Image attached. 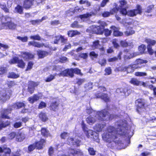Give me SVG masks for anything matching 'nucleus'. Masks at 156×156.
I'll use <instances>...</instances> for the list:
<instances>
[{
  "mask_svg": "<svg viewBox=\"0 0 156 156\" xmlns=\"http://www.w3.org/2000/svg\"><path fill=\"white\" fill-rule=\"evenodd\" d=\"M25 138V136L23 133H18L16 136V140L22 141Z\"/></svg>",
  "mask_w": 156,
  "mask_h": 156,
  "instance_id": "nucleus-27",
  "label": "nucleus"
},
{
  "mask_svg": "<svg viewBox=\"0 0 156 156\" xmlns=\"http://www.w3.org/2000/svg\"><path fill=\"white\" fill-rule=\"evenodd\" d=\"M34 0H24L23 6L25 9H29L33 5Z\"/></svg>",
  "mask_w": 156,
  "mask_h": 156,
  "instance_id": "nucleus-15",
  "label": "nucleus"
},
{
  "mask_svg": "<svg viewBox=\"0 0 156 156\" xmlns=\"http://www.w3.org/2000/svg\"><path fill=\"white\" fill-rule=\"evenodd\" d=\"M0 7L5 12H9V10L6 8V5L5 3L2 2H0Z\"/></svg>",
  "mask_w": 156,
  "mask_h": 156,
  "instance_id": "nucleus-34",
  "label": "nucleus"
},
{
  "mask_svg": "<svg viewBox=\"0 0 156 156\" xmlns=\"http://www.w3.org/2000/svg\"><path fill=\"white\" fill-rule=\"evenodd\" d=\"M8 77L13 78H16L19 77V75L18 74H16L12 72L9 73Z\"/></svg>",
  "mask_w": 156,
  "mask_h": 156,
  "instance_id": "nucleus-50",
  "label": "nucleus"
},
{
  "mask_svg": "<svg viewBox=\"0 0 156 156\" xmlns=\"http://www.w3.org/2000/svg\"><path fill=\"white\" fill-rule=\"evenodd\" d=\"M56 40H60L62 43H64V44L66 43L68 41L67 38H65L64 36H62V35H60L59 38H57Z\"/></svg>",
  "mask_w": 156,
  "mask_h": 156,
  "instance_id": "nucleus-43",
  "label": "nucleus"
},
{
  "mask_svg": "<svg viewBox=\"0 0 156 156\" xmlns=\"http://www.w3.org/2000/svg\"><path fill=\"white\" fill-rule=\"evenodd\" d=\"M98 45H100L99 40H97L93 42V46L95 48H98Z\"/></svg>",
  "mask_w": 156,
  "mask_h": 156,
  "instance_id": "nucleus-61",
  "label": "nucleus"
},
{
  "mask_svg": "<svg viewBox=\"0 0 156 156\" xmlns=\"http://www.w3.org/2000/svg\"><path fill=\"white\" fill-rule=\"evenodd\" d=\"M10 124V122L9 121H7L6 122L4 123V122H0V130L2 128L5 127L9 125Z\"/></svg>",
  "mask_w": 156,
  "mask_h": 156,
  "instance_id": "nucleus-42",
  "label": "nucleus"
},
{
  "mask_svg": "<svg viewBox=\"0 0 156 156\" xmlns=\"http://www.w3.org/2000/svg\"><path fill=\"white\" fill-rule=\"evenodd\" d=\"M122 92L125 95H129L131 92V88L129 86H127L123 88H122Z\"/></svg>",
  "mask_w": 156,
  "mask_h": 156,
  "instance_id": "nucleus-17",
  "label": "nucleus"
},
{
  "mask_svg": "<svg viewBox=\"0 0 156 156\" xmlns=\"http://www.w3.org/2000/svg\"><path fill=\"white\" fill-rule=\"evenodd\" d=\"M129 130L126 127L122 126L119 128L116 129L114 126H109L107 128L106 133L103 135L102 138L104 140L109 143L108 147L111 148H114L115 144L118 147H119L120 149H124L130 144V138L128 139L127 145H124L121 140H117L115 139L124 138L129 136Z\"/></svg>",
  "mask_w": 156,
  "mask_h": 156,
  "instance_id": "nucleus-1",
  "label": "nucleus"
},
{
  "mask_svg": "<svg viewBox=\"0 0 156 156\" xmlns=\"http://www.w3.org/2000/svg\"><path fill=\"white\" fill-rule=\"evenodd\" d=\"M145 42L147 44V46L152 47L156 44V41L149 38H146Z\"/></svg>",
  "mask_w": 156,
  "mask_h": 156,
  "instance_id": "nucleus-18",
  "label": "nucleus"
},
{
  "mask_svg": "<svg viewBox=\"0 0 156 156\" xmlns=\"http://www.w3.org/2000/svg\"><path fill=\"white\" fill-rule=\"evenodd\" d=\"M39 116L40 118L43 121H45L47 119L46 114L44 113H41Z\"/></svg>",
  "mask_w": 156,
  "mask_h": 156,
  "instance_id": "nucleus-57",
  "label": "nucleus"
},
{
  "mask_svg": "<svg viewBox=\"0 0 156 156\" xmlns=\"http://www.w3.org/2000/svg\"><path fill=\"white\" fill-rule=\"evenodd\" d=\"M94 96L95 98H100L106 103L110 101V98L107 93H101L98 91L94 93Z\"/></svg>",
  "mask_w": 156,
  "mask_h": 156,
  "instance_id": "nucleus-5",
  "label": "nucleus"
},
{
  "mask_svg": "<svg viewBox=\"0 0 156 156\" xmlns=\"http://www.w3.org/2000/svg\"><path fill=\"white\" fill-rule=\"evenodd\" d=\"M147 51L149 54L151 55H153V54L154 53V51L152 49V47L148 46H147Z\"/></svg>",
  "mask_w": 156,
  "mask_h": 156,
  "instance_id": "nucleus-45",
  "label": "nucleus"
},
{
  "mask_svg": "<svg viewBox=\"0 0 156 156\" xmlns=\"http://www.w3.org/2000/svg\"><path fill=\"white\" fill-rule=\"evenodd\" d=\"M135 103L136 111L139 114L142 113L144 110H146L148 106L145 100L142 98L136 99Z\"/></svg>",
  "mask_w": 156,
  "mask_h": 156,
  "instance_id": "nucleus-3",
  "label": "nucleus"
},
{
  "mask_svg": "<svg viewBox=\"0 0 156 156\" xmlns=\"http://www.w3.org/2000/svg\"><path fill=\"white\" fill-rule=\"evenodd\" d=\"M136 9H134L136 15L138 14H141L142 13V7L139 5H136Z\"/></svg>",
  "mask_w": 156,
  "mask_h": 156,
  "instance_id": "nucleus-30",
  "label": "nucleus"
},
{
  "mask_svg": "<svg viewBox=\"0 0 156 156\" xmlns=\"http://www.w3.org/2000/svg\"><path fill=\"white\" fill-rule=\"evenodd\" d=\"M135 12L134 9L130 10L128 11V15L130 17H133L136 16V14L135 13Z\"/></svg>",
  "mask_w": 156,
  "mask_h": 156,
  "instance_id": "nucleus-48",
  "label": "nucleus"
},
{
  "mask_svg": "<svg viewBox=\"0 0 156 156\" xmlns=\"http://www.w3.org/2000/svg\"><path fill=\"white\" fill-rule=\"evenodd\" d=\"M98 23H99L101 27H102V29H103L105 28V27L106 26H107V24L106 23L103 21H101V20H99L98 21Z\"/></svg>",
  "mask_w": 156,
  "mask_h": 156,
  "instance_id": "nucleus-56",
  "label": "nucleus"
},
{
  "mask_svg": "<svg viewBox=\"0 0 156 156\" xmlns=\"http://www.w3.org/2000/svg\"><path fill=\"white\" fill-rule=\"evenodd\" d=\"M70 150L71 154L73 155L77 154H80L81 155H83V153L80 151H77L74 149H71Z\"/></svg>",
  "mask_w": 156,
  "mask_h": 156,
  "instance_id": "nucleus-38",
  "label": "nucleus"
},
{
  "mask_svg": "<svg viewBox=\"0 0 156 156\" xmlns=\"http://www.w3.org/2000/svg\"><path fill=\"white\" fill-rule=\"evenodd\" d=\"M21 55L23 58L25 60L30 59L34 57V55L29 52H22L21 53Z\"/></svg>",
  "mask_w": 156,
  "mask_h": 156,
  "instance_id": "nucleus-14",
  "label": "nucleus"
},
{
  "mask_svg": "<svg viewBox=\"0 0 156 156\" xmlns=\"http://www.w3.org/2000/svg\"><path fill=\"white\" fill-rule=\"evenodd\" d=\"M85 80L83 79L78 78L77 79L76 84L78 85V87L84 83Z\"/></svg>",
  "mask_w": 156,
  "mask_h": 156,
  "instance_id": "nucleus-49",
  "label": "nucleus"
},
{
  "mask_svg": "<svg viewBox=\"0 0 156 156\" xmlns=\"http://www.w3.org/2000/svg\"><path fill=\"white\" fill-rule=\"evenodd\" d=\"M79 57L83 59H86L88 57V53H80L79 55Z\"/></svg>",
  "mask_w": 156,
  "mask_h": 156,
  "instance_id": "nucleus-54",
  "label": "nucleus"
},
{
  "mask_svg": "<svg viewBox=\"0 0 156 156\" xmlns=\"http://www.w3.org/2000/svg\"><path fill=\"white\" fill-rule=\"evenodd\" d=\"M88 151L89 154L90 155L94 156L96 154V151L93 147H89L88 149Z\"/></svg>",
  "mask_w": 156,
  "mask_h": 156,
  "instance_id": "nucleus-41",
  "label": "nucleus"
},
{
  "mask_svg": "<svg viewBox=\"0 0 156 156\" xmlns=\"http://www.w3.org/2000/svg\"><path fill=\"white\" fill-rule=\"evenodd\" d=\"M9 96L7 95L5 93H1L0 95L1 100L3 101H5L9 99Z\"/></svg>",
  "mask_w": 156,
  "mask_h": 156,
  "instance_id": "nucleus-29",
  "label": "nucleus"
},
{
  "mask_svg": "<svg viewBox=\"0 0 156 156\" xmlns=\"http://www.w3.org/2000/svg\"><path fill=\"white\" fill-rule=\"evenodd\" d=\"M105 75H109L112 73V70L110 67L106 68L105 69Z\"/></svg>",
  "mask_w": 156,
  "mask_h": 156,
  "instance_id": "nucleus-47",
  "label": "nucleus"
},
{
  "mask_svg": "<svg viewBox=\"0 0 156 156\" xmlns=\"http://www.w3.org/2000/svg\"><path fill=\"white\" fill-rule=\"evenodd\" d=\"M135 31L133 30H130L128 31H126L124 32V33L125 35L126 36H128L129 35H132L135 33Z\"/></svg>",
  "mask_w": 156,
  "mask_h": 156,
  "instance_id": "nucleus-51",
  "label": "nucleus"
},
{
  "mask_svg": "<svg viewBox=\"0 0 156 156\" xmlns=\"http://www.w3.org/2000/svg\"><path fill=\"white\" fill-rule=\"evenodd\" d=\"M116 69L118 71H126L128 73H132L134 71L132 65L124 67L119 66L116 68Z\"/></svg>",
  "mask_w": 156,
  "mask_h": 156,
  "instance_id": "nucleus-7",
  "label": "nucleus"
},
{
  "mask_svg": "<svg viewBox=\"0 0 156 156\" xmlns=\"http://www.w3.org/2000/svg\"><path fill=\"white\" fill-rule=\"evenodd\" d=\"M18 59V58L16 57H14L10 60L9 61V63L11 64L17 63Z\"/></svg>",
  "mask_w": 156,
  "mask_h": 156,
  "instance_id": "nucleus-64",
  "label": "nucleus"
},
{
  "mask_svg": "<svg viewBox=\"0 0 156 156\" xmlns=\"http://www.w3.org/2000/svg\"><path fill=\"white\" fill-rule=\"evenodd\" d=\"M59 104L58 100L52 102L50 105V109L53 111H55L56 109L58 108Z\"/></svg>",
  "mask_w": 156,
  "mask_h": 156,
  "instance_id": "nucleus-22",
  "label": "nucleus"
},
{
  "mask_svg": "<svg viewBox=\"0 0 156 156\" xmlns=\"http://www.w3.org/2000/svg\"><path fill=\"white\" fill-rule=\"evenodd\" d=\"M46 18H48L45 17H42L41 20H32L31 21V23L32 24L34 25L38 24L40 23L43 20H45Z\"/></svg>",
  "mask_w": 156,
  "mask_h": 156,
  "instance_id": "nucleus-36",
  "label": "nucleus"
},
{
  "mask_svg": "<svg viewBox=\"0 0 156 156\" xmlns=\"http://www.w3.org/2000/svg\"><path fill=\"white\" fill-rule=\"evenodd\" d=\"M11 109H8L4 110L2 112L1 114V117L2 118L9 119V117L7 115L11 113Z\"/></svg>",
  "mask_w": 156,
  "mask_h": 156,
  "instance_id": "nucleus-23",
  "label": "nucleus"
},
{
  "mask_svg": "<svg viewBox=\"0 0 156 156\" xmlns=\"http://www.w3.org/2000/svg\"><path fill=\"white\" fill-rule=\"evenodd\" d=\"M2 152H4L6 156H7V155H9L11 152V150L6 147H4L3 148L0 147V153Z\"/></svg>",
  "mask_w": 156,
  "mask_h": 156,
  "instance_id": "nucleus-26",
  "label": "nucleus"
},
{
  "mask_svg": "<svg viewBox=\"0 0 156 156\" xmlns=\"http://www.w3.org/2000/svg\"><path fill=\"white\" fill-rule=\"evenodd\" d=\"M86 121L87 123L90 125H92L97 121L96 118L92 117L91 115H89L86 119Z\"/></svg>",
  "mask_w": 156,
  "mask_h": 156,
  "instance_id": "nucleus-19",
  "label": "nucleus"
},
{
  "mask_svg": "<svg viewBox=\"0 0 156 156\" xmlns=\"http://www.w3.org/2000/svg\"><path fill=\"white\" fill-rule=\"evenodd\" d=\"M23 7L18 5L15 7L14 12L16 13H19L20 14H22L23 13Z\"/></svg>",
  "mask_w": 156,
  "mask_h": 156,
  "instance_id": "nucleus-25",
  "label": "nucleus"
},
{
  "mask_svg": "<svg viewBox=\"0 0 156 156\" xmlns=\"http://www.w3.org/2000/svg\"><path fill=\"white\" fill-rule=\"evenodd\" d=\"M147 88L151 90H153V95L156 97V87H154L152 84H150L147 86Z\"/></svg>",
  "mask_w": 156,
  "mask_h": 156,
  "instance_id": "nucleus-32",
  "label": "nucleus"
},
{
  "mask_svg": "<svg viewBox=\"0 0 156 156\" xmlns=\"http://www.w3.org/2000/svg\"><path fill=\"white\" fill-rule=\"evenodd\" d=\"M106 126V123H97L94 126V129L95 131L98 132H101L103 128Z\"/></svg>",
  "mask_w": 156,
  "mask_h": 156,
  "instance_id": "nucleus-12",
  "label": "nucleus"
},
{
  "mask_svg": "<svg viewBox=\"0 0 156 156\" xmlns=\"http://www.w3.org/2000/svg\"><path fill=\"white\" fill-rule=\"evenodd\" d=\"M120 13L123 16H126L127 14V9L125 8H122L120 10Z\"/></svg>",
  "mask_w": 156,
  "mask_h": 156,
  "instance_id": "nucleus-58",
  "label": "nucleus"
},
{
  "mask_svg": "<svg viewBox=\"0 0 156 156\" xmlns=\"http://www.w3.org/2000/svg\"><path fill=\"white\" fill-rule=\"evenodd\" d=\"M95 15V14L94 12H87L85 14L80 15L79 16V17L81 19L84 20L86 19H89L91 16Z\"/></svg>",
  "mask_w": 156,
  "mask_h": 156,
  "instance_id": "nucleus-9",
  "label": "nucleus"
},
{
  "mask_svg": "<svg viewBox=\"0 0 156 156\" xmlns=\"http://www.w3.org/2000/svg\"><path fill=\"white\" fill-rule=\"evenodd\" d=\"M109 0H102L100 3V6L101 7H105L107 3L109 2Z\"/></svg>",
  "mask_w": 156,
  "mask_h": 156,
  "instance_id": "nucleus-60",
  "label": "nucleus"
},
{
  "mask_svg": "<svg viewBox=\"0 0 156 156\" xmlns=\"http://www.w3.org/2000/svg\"><path fill=\"white\" fill-rule=\"evenodd\" d=\"M129 83L133 84L134 85L138 86L140 84V81H139L135 78H133L131 79L129 81Z\"/></svg>",
  "mask_w": 156,
  "mask_h": 156,
  "instance_id": "nucleus-28",
  "label": "nucleus"
},
{
  "mask_svg": "<svg viewBox=\"0 0 156 156\" xmlns=\"http://www.w3.org/2000/svg\"><path fill=\"white\" fill-rule=\"evenodd\" d=\"M44 45V44H43L40 43L39 42L34 41V46L39 48L42 47Z\"/></svg>",
  "mask_w": 156,
  "mask_h": 156,
  "instance_id": "nucleus-62",
  "label": "nucleus"
},
{
  "mask_svg": "<svg viewBox=\"0 0 156 156\" xmlns=\"http://www.w3.org/2000/svg\"><path fill=\"white\" fill-rule=\"evenodd\" d=\"M1 24H0V30L5 29L14 30L16 25L12 22L11 18L7 16H2L1 18Z\"/></svg>",
  "mask_w": 156,
  "mask_h": 156,
  "instance_id": "nucleus-2",
  "label": "nucleus"
},
{
  "mask_svg": "<svg viewBox=\"0 0 156 156\" xmlns=\"http://www.w3.org/2000/svg\"><path fill=\"white\" fill-rule=\"evenodd\" d=\"M45 142V140L43 139H41L40 141L36 142L34 144L35 145V147L37 148L41 149L42 148Z\"/></svg>",
  "mask_w": 156,
  "mask_h": 156,
  "instance_id": "nucleus-20",
  "label": "nucleus"
},
{
  "mask_svg": "<svg viewBox=\"0 0 156 156\" xmlns=\"http://www.w3.org/2000/svg\"><path fill=\"white\" fill-rule=\"evenodd\" d=\"M68 61V58L65 56H61L59 58V61L61 63H65Z\"/></svg>",
  "mask_w": 156,
  "mask_h": 156,
  "instance_id": "nucleus-53",
  "label": "nucleus"
},
{
  "mask_svg": "<svg viewBox=\"0 0 156 156\" xmlns=\"http://www.w3.org/2000/svg\"><path fill=\"white\" fill-rule=\"evenodd\" d=\"M91 32L92 34L98 35H102L103 34V29L101 26H93L91 29Z\"/></svg>",
  "mask_w": 156,
  "mask_h": 156,
  "instance_id": "nucleus-8",
  "label": "nucleus"
},
{
  "mask_svg": "<svg viewBox=\"0 0 156 156\" xmlns=\"http://www.w3.org/2000/svg\"><path fill=\"white\" fill-rule=\"evenodd\" d=\"M40 98V97L39 96L35 94L33 96L29 98L28 100L30 103H33L34 102L37 101Z\"/></svg>",
  "mask_w": 156,
  "mask_h": 156,
  "instance_id": "nucleus-21",
  "label": "nucleus"
},
{
  "mask_svg": "<svg viewBox=\"0 0 156 156\" xmlns=\"http://www.w3.org/2000/svg\"><path fill=\"white\" fill-rule=\"evenodd\" d=\"M81 125L83 130L84 134L86 135L87 137L89 138L90 136L89 132L91 131V130L88 129V128L83 120L82 122Z\"/></svg>",
  "mask_w": 156,
  "mask_h": 156,
  "instance_id": "nucleus-13",
  "label": "nucleus"
},
{
  "mask_svg": "<svg viewBox=\"0 0 156 156\" xmlns=\"http://www.w3.org/2000/svg\"><path fill=\"white\" fill-rule=\"evenodd\" d=\"M72 69L73 68L66 69L61 71L58 75L59 76H69L72 78L74 76V74H73V71Z\"/></svg>",
  "mask_w": 156,
  "mask_h": 156,
  "instance_id": "nucleus-6",
  "label": "nucleus"
},
{
  "mask_svg": "<svg viewBox=\"0 0 156 156\" xmlns=\"http://www.w3.org/2000/svg\"><path fill=\"white\" fill-rule=\"evenodd\" d=\"M97 115L98 117V119L102 121H104L105 119H106L105 118L107 116H109L108 119L109 120H111L115 116L114 115L109 114L108 112L105 109L97 112Z\"/></svg>",
  "mask_w": 156,
  "mask_h": 156,
  "instance_id": "nucleus-4",
  "label": "nucleus"
},
{
  "mask_svg": "<svg viewBox=\"0 0 156 156\" xmlns=\"http://www.w3.org/2000/svg\"><path fill=\"white\" fill-rule=\"evenodd\" d=\"M73 72V74L75 73L77 75H80L81 74V72L80 69H79L78 68H73L72 69Z\"/></svg>",
  "mask_w": 156,
  "mask_h": 156,
  "instance_id": "nucleus-52",
  "label": "nucleus"
},
{
  "mask_svg": "<svg viewBox=\"0 0 156 156\" xmlns=\"http://www.w3.org/2000/svg\"><path fill=\"white\" fill-rule=\"evenodd\" d=\"M9 48V47L8 45L0 43V48L1 49L5 50L8 49Z\"/></svg>",
  "mask_w": 156,
  "mask_h": 156,
  "instance_id": "nucleus-63",
  "label": "nucleus"
},
{
  "mask_svg": "<svg viewBox=\"0 0 156 156\" xmlns=\"http://www.w3.org/2000/svg\"><path fill=\"white\" fill-rule=\"evenodd\" d=\"M80 34V32L77 30H69L67 32V35L69 37H72L76 35Z\"/></svg>",
  "mask_w": 156,
  "mask_h": 156,
  "instance_id": "nucleus-16",
  "label": "nucleus"
},
{
  "mask_svg": "<svg viewBox=\"0 0 156 156\" xmlns=\"http://www.w3.org/2000/svg\"><path fill=\"white\" fill-rule=\"evenodd\" d=\"M98 63L101 66H105L107 63L106 59L104 58L100 59L98 61Z\"/></svg>",
  "mask_w": 156,
  "mask_h": 156,
  "instance_id": "nucleus-44",
  "label": "nucleus"
},
{
  "mask_svg": "<svg viewBox=\"0 0 156 156\" xmlns=\"http://www.w3.org/2000/svg\"><path fill=\"white\" fill-rule=\"evenodd\" d=\"M103 33L106 37H108L111 35L112 33V31L109 30L108 28L104 29H103Z\"/></svg>",
  "mask_w": 156,
  "mask_h": 156,
  "instance_id": "nucleus-37",
  "label": "nucleus"
},
{
  "mask_svg": "<svg viewBox=\"0 0 156 156\" xmlns=\"http://www.w3.org/2000/svg\"><path fill=\"white\" fill-rule=\"evenodd\" d=\"M146 49V46L144 44H142L138 47V50L139 53L141 54H145L146 53L145 51Z\"/></svg>",
  "mask_w": 156,
  "mask_h": 156,
  "instance_id": "nucleus-24",
  "label": "nucleus"
},
{
  "mask_svg": "<svg viewBox=\"0 0 156 156\" xmlns=\"http://www.w3.org/2000/svg\"><path fill=\"white\" fill-rule=\"evenodd\" d=\"M39 84L38 82H34L33 81H30L29 82L28 87V91L31 94L32 93L34 90V87L37 86Z\"/></svg>",
  "mask_w": 156,
  "mask_h": 156,
  "instance_id": "nucleus-10",
  "label": "nucleus"
},
{
  "mask_svg": "<svg viewBox=\"0 0 156 156\" xmlns=\"http://www.w3.org/2000/svg\"><path fill=\"white\" fill-rule=\"evenodd\" d=\"M25 105L22 102H17L13 106L16 109L20 108L23 107H24Z\"/></svg>",
  "mask_w": 156,
  "mask_h": 156,
  "instance_id": "nucleus-33",
  "label": "nucleus"
},
{
  "mask_svg": "<svg viewBox=\"0 0 156 156\" xmlns=\"http://www.w3.org/2000/svg\"><path fill=\"white\" fill-rule=\"evenodd\" d=\"M17 39L18 40H21L23 42H26L27 41L28 37L27 36H25L24 37H21L20 36H18L17 37Z\"/></svg>",
  "mask_w": 156,
  "mask_h": 156,
  "instance_id": "nucleus-55",
  "label": "nucleus"
},
{
  "mask_svg": "<svg viewBox=\"0 0 156 156\" xmlns=\"http://www.w3.org/2000/svg\"><path fill=\"white\" fill-rule=\"evenodd\" d=\"M135 75L137 76H147V74L145 72H137L135 73Z\"/></svg>",
  "mask_w": 156,
  "mask_h": 156,
  "instance_id": "nucleus-46",
  "label": "nucleus"
},
{
  "mask_svg": "<svg viewBox=\"0 0 156 156\" xmlns=\"http://www.w3.org/2000/svg\"><path fill=\"white\" fill-rule=\"evenodd\" d=\"M17 64L18 67L22 68H23L24 67L25 65V63L22 60H20L19 59L17 62Z\"/></svg>",
  "mask_w": 156,
  "mask_h": 156,
  "instance_id": "nucleus-39",
  "label": "nucleus"
},
{
  "mask_svg": "<svg viewBox=\"0 0 156 156\" xmlns=\"http://www.w3.org/2000/svg\"><path fill=\"white\" fill-rule=\"evenodd\" d=\"M154 8V5H148L147 8V9L145 12L147 13H150L152 12L153 9Z\"/></svg>",
  "mask_w": 156,
  "mask_h": 156,
  "instance_id": "nucleus-40",
  "label": "nucleus"
},
{
  "mask_svg": "<svg viewBox=\"0 0 156 156\" xmlns=\"http://www.w3.org/2000/svg\"><path fill=\"white\" fill-rule=\"evenodd\" d=\"M115 7L110 10L109 12L111 15H113L115 13H117L119 10V8L118 7L117 5L115 4Z\"/></svg>",
  "mask_w": 156,
  "mask_h": 156,
  "instance_id": "nucleus-31",
  "label": "nucleus"
},
{
  "mask_svg": "<svg viewBox=\"0 0 156 156\" xmlns=\"http://www.w3.org/2000/svg\"><path fill=\"white\" fill-rule=\"evenodd\" d=\"M37 54L40 58H43L47 54V53L45 51L39 50L37 51Z\"/></svg>",
  "mask_w": 156,
  "mask_h": 156,
  "instance_id": "nucleus-35",
  "label": "nucleus"
},
{
  "mask_svg": "<svg viewBox=\"0 0 156 156\" xmlns=\"http://www.w3.org/2000/svg\"><path fill=\"white\" fill-rule=\"evenodd\" d=\"M136 62H137L140 65L141 64L143 63H146L147 62V61L145 60H143L141 59H138L136 60Z\"/></svg>",
  "mask_w": 156,
  "mask_h": 156,
  "instance_id": "nucleus-59",
  "label": "nucleus"
},
{
  "mask_svg": "<svg viewBox=\"0 0 156 156\" xmlns=\"http://www.w3.org/2000/svg\"><path fill=\"white\" fill-rule=\"evenodd\" d=\"M111 28L113 30V35L115 37L121 36L123 35V33L120 31L118 28L115 26H112Z\"/></svg>",
  "mask_w": 156,
  "mask_h": 156,
  "instance_id": "nucleus-11",
  "label": "nucleus"
}]
</instances>
